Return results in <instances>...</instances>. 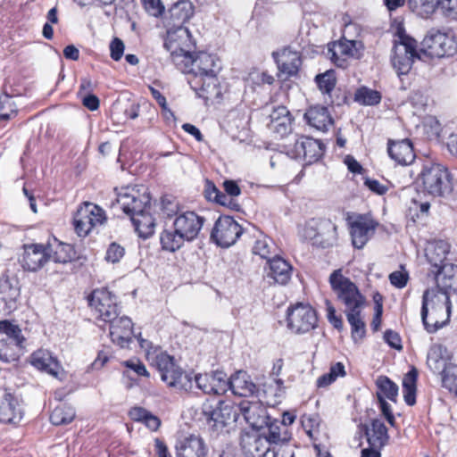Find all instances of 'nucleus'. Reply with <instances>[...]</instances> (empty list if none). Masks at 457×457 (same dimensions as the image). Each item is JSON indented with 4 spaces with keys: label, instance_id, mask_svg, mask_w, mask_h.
Masks as SVG:
<instances>
[{
    "label": "nucleus",
    "instance_id": "nucleus-1",
    "mask_svg": "<svg viewBox=\"0 0 457 457\" xmlns=\"http://www.w3.org/2000/svg\"><path fill=\"white\" fill-rule=\"evenodd\" d=\"M117 204L129 216L139 237L147 239L155 230L156 222L151 212V197L144 187H125L117 193Z\"/></svg>",
    "mask_w": 457,
    "mask_h": 457
},
{
    "label": "nucleus",
    "instance_id": "nucleus-2",
    "mask_svg": "<svg viewBox=\"0 0 457 457\" xmlns=\"http://www.w3.org/2000/svg\"><path fill=\"white\" fill-rule=\"evenodd\" d=\"M157 367L161 378L170 387L192 392L195 389L193 373L185 372L174 361V358L166 353L160 352L151 356Z\"/></svg>",
    "mask_w": 457,
    "mask_h": 457
},
{
    "label": "nucleus",
    "instance_id": "nucleus-3",
    "mask_svg": "<svg viewBox=\"0 0 457 457\" xmlns=\"http://www.w3.org/2000/svg\"><path fill=\"white\" fill-rule=\"evenodd\" d=\"M173 63L189 77L218 73L220 71L219 59L206 52H198L195 54H191L190 52H176L173 54Z\"/></svg>",
    "mask_w": 457,
    "mask_h": 457
},
{
    "label": "nucleus",
    "instance_id": "nucleus-4",
    "mask_svg": "<svg viewBox=\"0 0 457 457\" xmlns=\"http://www.w3.org/2000/svg\"><path fill=\"white\" fill-rule=\"evenodd\" d=\"M329 284L338 301L345 306V313L362 310L365 297L357 286L342 274L341 270H336L330 274Z\"/></svg>",
    "mask_w": 457,
    "mask_h": 457
},
{
    "label": "nucleus",
    "instance_id": "nucleus-5",
    "mask_svg": "<svg viewBox=\"0 0 457 457\" xmlns=\"http://www.w3.org/2000/svg\"><path fill=\"white\" fill-rule=\"evenodd\" d=\"M449 354L445 346L440 344L433 345L427 356V363L434 373L442 375L445 387L453 389L457 386V366L448 363Z\"/></svg>",
    "mask_w": 457,
    "mask_h": 457
},
{
    "label": "nucleus",
    "instance_id": "nucleus-6",
    "mask_svg": "<svg viewBox=\"0 0 457 457\" xmlns=\"http://www.w3.org/2000/svg\"><path fill=\"white\" fill-rule=\"evenodd\" d=\"M106 322L110 323V337L112 343L124 348L129 345L134 336L137 339L140 347L146 352L147 358H151L152 353L150 350L153 348V344L149 340L143 338L141 333L138 335L133 334V323L130 318L128 316H115V318Z\"/></svg>",
    "mask_w": 457,
    "mask_h": 457
},
{
    "label": "nucleus",
    "instance_id": "nucleus-7",
    "mask_svg": "<svg viewBox=\"0 0 457 457\" xmlns=\"http://www.w3.org/2000/svg\"><path fill=\"white\" fill-rule=\"evenodd\" d=\"M420 53L431 58H444L457 52V42L452 34L431 29L421 42Z\"/></svg>",
    "mask_w": 457,
    "mask_h": 457
},
{
    "label": "nucleus",
    "instance_id": "nucleus-8",
    "mask_svg": "<svg viewBox=\"0 0 457 457\" xmlns=\"http://www.w3.org/2000/svg\"><path fill=\"white\" fill-rule=\"evenodd\" d=\"M54 262L66 263L71 261L72 257L65 253L62 255L55 252L54 256H51V248L49 245L42 244H30L24 245V251L21 259V263L23 269L29 271H37L41 269L50 259Z\"/></svg>",
    "mask_w": 457,
    "mask_h": 457
},
{
    "label": "nucleus",
    "instance_id": "nucleus-9",
    "mask_svg": "<svg viewBox=\"0 0 457 457\" xmlns=\"http://www.w3.org/2000/svg\"><path fill=\"white\" fill-rule=\"evenodd\" d=\"M419 181L429 195L440 196L450 187V174L445 166L437 163L430 164L423 167Z\"/></svg>",
    "mask_w": 457,
    "mask_h": 457
},
{
    "label": "nucleus",
    "instance_id": "nucleus-10",
    "mask_svg": "<svg viewBox=\"0 0 457 457\" xmlns=\"http://www.w3.org/2000/svg\"><path fill=\"white\" fill-rule=\"evenodd\" d=\"M237 412L233 407L222 401L215 406L204 404L203 416L206 421L209 430L215 436L222 433L225 428L236 420Z\"/></svg>",
    "mask_w": 457,
    "mask_h": 457
},
{
    "label": "nucleus",
    "instance_id": "nucleus-11",
    "mask_svg": "<svg viewBox=\"0 0 457 457\" xmlns=\"http://www.w3.org/2000/svg\"><path fill=\"white\" fill-rule=\"evenodd\" d=\"M105 220V212L101 207L85 202L73 217L74 229L79 237H86L93 228L104 224Z\"/></svg>",
    "mask_w": 457,
    "mask_h": 457
},
{
    "label": "nucleus",
    "instance_id": "nucleus-12",
    "mask_svg": "<svg viewBox=\"0 0 457 457\" xmlns=\"http://www.w3.org/2000/svg\"><path fill=\"white\" fill-rule=\"evenodd\" d=\"M287 328L295 334H304L313 329L318 321L315 310L309 304L298 303L287 311Z\"/></svg>",
    "mask_w": 457,
    "mask_h": 457
},
{
    "label": "nucleus",
    "instance_id": "nucleus-13",
    "mask_svg": "<svg viewBox=\"0 0 457 457\" xmlns=\"http://www.w3.org/2000/svg\"><path fill=\"white\" fill-rule=\"evenodd\" d=\"M416 58H422L420 51H417L416 40L406 36H401L400 42L395 45L392 57L393 66L398 74H407Z\"/></svg>",
    "mask_w": 457,
    "mask_h": 457
},
{
    "label": "nucleus",
    "instance_id": "nucleus-14",
    "mask_svg": "<svg viewBox=\"0 0 457 457\" xmlns=\"http://www.w3.org/2000/svg\"><path fill=\"white\" fill-rule=\"evenodd\" d=\"M243 233L241 225L230 216H220L214 223L211 239L217 245L228 248L234 245Z\"/></svg>",
    "mask_w": 457,
    "mask_h": 457
},
{
    "label": "nucleus",
    "instance_id": "nucleus-15",
    "mask_svg": "<svg viewBox=\"0 0 457 457\" xmlns=\"http://www.w3.org/2000/svg\"><path fill=\"white\" fill-rule=\"evenodd\" d=\"M88 303L96 318L104 322L119 315L116 296L107 288L95 289L88 297Z\"/></svg>",
    "mask_w": 457,
    "mask_h": 457
},
{
    "label": "nucleus",
    "instance_id": "nucleus-16",
    "mask_svg": "<svg viewBox=\"0 0 457 457\" xmlns=\"http://www.w3.org/2000/svg\"><path fill=\"white\" fill-rule=\"evenodd\" d=\"M21 287L15 276L4 274L0 278V313L9 315L18 308Z\"/></svg>",
    "mask_w": 457,
    "mask_h": 457
},
{
    "label": "nucleus",
    "instance_id": "nucleus-17",
    "mask_svg": "<svg viewBox=\"0 0 457 457\" xmlns=\"http://www.w3.org/2000/svg\"><path fill=\"white\" fill-rule=\"evenodd\" d=\"M24 415L21 399L7 389H0V422L18 424Z\"/></svg>",
    "mask_w": 457,
    "mask_h": 457
},
{
    "label": "nucleus",
    "instance_id": "nucleus-18",
    "mask_svg": "<svg viewBox=\"0 0 457 457\" xmlns=\"http://www.w3.org/2000/svg\"><path fill=\"white\" fill-rule=\"evenodd\" d=\"M187 81L198 97L205 101L218 99L221 96L217 73L192 76L188 78Z\"/></svg>",
    "mask_w": 457,
    "mask_h": 457
},
{
    "label": "nucleus",
    "instance_id": "nucleus-19",
    "mask_svg": "<svg viewBox=\"0 0 457 457\" xmlns=\"http://www.w3.org/2000/svg\"><path fill=\"white\" fill-rule=\"evenodd\" d=\"M272 57L277 63L279 76L284 79L295 76L302 65L300 53L285 47L281 51L273 52Z\"/></svg>",
    "mask_w": 457,
    "mask_h": 457
},
{
    "label": "nucleus",
    "instance_id": "nucleus-20",
    "mask_svg": "<svg viewBox=\"0 0 457 457\" xmlns=\"http://www.w3.org/2000/svg\"><path fill=\"white\" fill-rule=\"evenodd\" d=\"M204 218L199 216L195 212H182L177 214L173 220V228L178 229L182 236H184L187 241H193L199 235Z\"/></svg>",
    "mask_w": 457,
    "mask_h": 457
},
{
    "label": "nucleus",
    "instance_id": "nucleus-21",
    "mask_svg": "<svg viewBox=\"0 0 457 457\" xmlns=\"http://www.w3.org/2000/svg\"><path fill=\"white\" fill-rule=\"evenodd\" d=\"M428 306L430 308H437L440 312H445L447 306L452 309V303L450 300V293L441 290L439 287L428 288L424 291L422 295V304L420 310L421 320H424L428 315Z\"/></svg>",
    "mask_w": 457,
    "mask_h": 457
},
{
    "label": "nucleus",
    "instance_id": "nucleus-22",
    "mask_svg": "<svg viewBox=\"0 0 457 457\" xmlns=\"http://www.w3.org/2000/svg\"><path fill=\"white\" fill-rule=\"evenodd\" d=\"M238 409L253 431L260 430L270 418L267 413V409L258 401H243Z\"/></svg>",
    "mask_w": 457,
    "mask_h": 457
},
{
    "label": "nucleus",
    "instance_id": "nucleus-23",
    "mask_svg": "<svg viewBox=\"0 0 457 457\" xmlns=\"http://www.w3.org/2000/svg\"><path fill=\"white\" fill-rule=\"evenodd\" d=\"M324 148L320 140L304 136L300 137L294 145L296 157L303 159L307 164L317 162L323 155Z\"/></svg>",
    "mask_w": 457,
    "mask_h": 457
},
{
    "label": "nucleus",
    "instance_id": "nucleus-24",
    "mask_svg": "<svg viewBox=\"0 0 457 457\" xmlns=\"http://www.w3.org/2000/svg\"><path fill=\"white\" fill-rule=\"evenodd\" d=\"M349 223L353 245L361 249L374 233L376 224L372 220L362 215L356 216Z\"/></svg>",
    "mask_w": 457,
    "mask_h": 457
},
{
    "label": "nucleus",
    "instance_id": "nucleus-25",
    "mask_svg": "<svg viewBox=\"0 0 457 457\" xmlns=\"http://www.w3.org/2000/svg\"><path fill=\"white\" fill-rule=\"evenodd\" d=\"M167 37L164 42L165 47L171 52V59L173 54L177 53L189 52L187 48L191 43V34L187 28L184 25L167 26Z\"/></svg>",
    "mask_w": 457,
    "mask_h": 457
},
{
    "label": "nucleus",
    "instance_id": "nucleus-26",
    "mask_svg": "<svg viewBox=\"0 0 457 457\" xmlns=\"http://www.w3.org/2000/svg\"><path fill=\"white\" fill-rule=\"evenodd\" d=\"M240 445L248 457H264L271 449L259 430L244 433L241 436Z\"/></svg>",
    "mask_w": 457,
    "mask_h": 457
},
{
    "label": "nucleus",
    "instance_id": "nucleus-27",
    "mask_svg": "<svg viewBox=\"0 0 457 457\" xmlns=\"http://www.w3.org/2000/svg\"><path fill=\"white\" fill-rule=\"evenodd\" d=\"M30 363L37 370L62 379L63 370L58 360L48 350L39 349L34 352L30 356Z\"/></svg>",
    "mask_w": 457,
    "mask_h": 457
},
{
    "label": "nucleus",
    "instance_id": "nucleus-28",
    "mask_svg": "<svg viewBox=\"0 0 457 457\" xmlns=\"http://www.w3.org/2000/svg\"><path fill=\"white\" fill-rule=\"evenodd\" d=\"M436 285L448 293H457V265L446 263L436 270H431Z\"/></svg>",
    "mask_w": 457,
    "mask_h": 457
},
{
    "label": "nucleus",
    "instance_id": "nucleus-29",
    "mask_svg": "<svg viewBox=\"0 0 457 457\" xmlns=\"http://www.w3.org/2000/svg\"><path fill=\"white\" fill-rule=\"evenodd\" d=\"M268 127L270 130L283 137L292 130L293 118L290 112L285 106H278L270 114Z\"/></svg>",
    "mask_w": 457,
    "mask_h": 457
},
{
    "label": "nucleus",
    "instance_id": "nucleus-30",
    "mask_svg": "<svg viewBox=\"0 0 457 457\" xmlns=\"http://www.w3.org/2000/svg\"><path fill=\"white\" fill-rule=\"evenodd\" d=\"M259 431L262 433V436H265L270 447L272 445H281L291 439V434L287 428H285V425L281 424L278 420H272L271 418H270V420H267V424L262 427Z\"/></svg>",
    "mask_w": 457,
    "mask_h": 457
},
{
    "label": "nucleus",
    "instance_id": "nucleus-31",
    "mask_svg": "<svg viewBox=\"0 0 457 457\" xmlns=\"http://www.w3.org/2000/svg\"><path fill=\"white\" fill-rule=\"evenodd\" d=\"M387 153L391 159L401 165H409L415 159L413 146L409 139L389 140Z\"/></svg>",
    "mask_w": 457,
    "mask_h": 457
},
{
    "label": "nucleus",
    "instance_id": "nucleus-32",
    "mask_svg": "<svg viewBox=\"0 0 457 457\" xmlns=\"http://www.w3.org/2000/svg\"><path fill=\"white\" fill-rule=\"evenodd\" d=\"M177 457H206L207 449L204 440L195 436H190L176 444Z\"/></svg>",
    "mask_w": 457,
    "mask_h": 457
},
{
    "label": "nucleus",
    "instance_id": "nucleus-33",
    "mask_svg": "<svg viewBox=\"0 0 457 457\" xmlns=\"http://www.w3.org/2000/svg\"><path fill=\"white\" fill-rule=\"evenodd\" d=\"M194 5L189 0H179L169 9L167 26L184 25L194 15Z\"/></svg>",
    "mask_w": 457,
    "mask_h": 457
},
{
    "label": "nucleus",
    "instance_id": "nucleus-34",
    "mask_svg": "<svg viewBox=\"0 0 457 457\" xmlns=\"http://www.w3.org/2000/svg\"><path fill=\"white\" fill-rule=\"evenodd\" d=\"M307 123L320 131H327L333 124V119L327 107L311 106L304 113Z\"/></svg>",
    "mask_w": 457,
    "mask_h": 457
},
{
    "label": "nucleus",
    "instance_id": "nucleus-35",
    "mask_svg": "<svg viewBox=\"0 0 457 457\" xmlns=\"http://www.w3.org/2000/svg\"><path fill=\"white\" fill-rule=\"evenodd\" d=\"M229 390L235 395L247 397L257 392V386L245 371L239 370L229 378Z\"/></svg>",
    "mask_w": 457,
    "mask_h": 457
},
{
    "label": "nucleus",
    "instance_id": "nucleus-36",
    "mask_svg": "<svg viewBox=\"0 0 457 457\" xmlns=\"http://www.w3.org/2000/svg\"><path fill=\"white\" fill-rule=\"evenodd\" d=\"M449 251L450 245L444 240L428 243L425 249V254L428 262L432 267L431 270H436L441 267V265L449 263L446 262V256L449 253Z\"/></svg>",
    "mask_w": 457,
    "mask_h": 457
},
{
    "label": "nucleus",
    "instance_id": "nucleus-37",
    "mask_svg": "<svg viewBox=\"0 0 457 457\" xmlns=\"http://www.w3.org/2000/svg\"><path fill=\"white\" fill-rule=\"evenodd\" d=\"M268 264L270 269L268 276L276 283L286 285L290 280L292 267L286 260L276 255L269 259Z\"/></svg>",
    "mask_w": 457,
    "mask_h": 457
},
{
    "label": "nucleus",
    "instance_id": "nucleus-38",
    "mask_svg": "<svg viewBox=\"0 0 457 457\" xmlns=\"http://www.w3.org/2000/svg\"><path fill=\"white\" fill-rule=\"evenodd\" d=\"M337 240V226L328 219H323L320 223V231L316 235L314 246L320 248L332 247Z\"/></svg>",
    "mask_w": 457,
    "mask_h": 457
},
{
    "label": "nucleus",
    "instance_id": "nucleus-39",
    "mask_svg": "<svg viewBox=\"0 0 457 457\" xmlns=\"http://www.w3.org/2000/svg\"><path fill=\"white\" fill-rule=\"evenodd\" d=\"M366 435L370 448L378 451L386 445L388 440L387 428L380 420H374L371 422V426L367 429Z\"/></svg>",
    "mask_w": 457,
    "mask_h": 457
},
{
    "label": "nucleus",
    "instance_id": "nucleus-40",
    "mask_svg": "<svg viewBox=\"0 0 457 457\" xmlns=\"http://www.w3.org/2000/svg\"><path fill=\"white\" fill-rule=\"evenodd\" d=\"M431 313H430V320L428 321V316L422 320L424 328L428 333L433 334L438 331L439 329L445 327L449 321L451 317V312L452 309H450V306H447V309H445V312H440L437 308H430Z\"/></svg>",
    "mask_w": 457,
    "mask_h": 457
},
{
    "label": "nucleus",
    "instance_id": "nucleus-41",
    "mask_svg": "<svg viewBox=\"0 0 457 457\" xmlns=\"http://www.w3.org/2000/svg\"><path fill=\"white\" fill-rule=\"evenodd\" d=\"M160 241L163 250L173 253L181 248L187 239L173 228V229H164L161 233Z\"/></svg>",
    "mask_w": 457,
    "mask_h": 457
},
{
    "label": "nucleus",
    "instance_id": "nucleus-42",
    "mask_svg": "<svg viewBox=\"0 0 457 457\" xmlns=\"http://www.w3.org/2000/svg\"><path fill=\"white\" fill-rule=\"evenodd\" d=\"M204 195L209 201L215 202L231 210L239 209V204L237 202L228 200V196L224 195V193L220 191L211 180H206L205 182Z\"/></svg>",
    "mask_w": 457,
    "mask_h": 457
},
{
    "label": "nucleus",
    "instance_id": "nucleus-43",
    "mask_svg": "<svg viewBox=\"0 0 457 457\" xmlns=\"http://www.w3.org/2000/svg\"><path fill=\"white\" fill-rule=\"evenodd\" d=\"M130 419L134 421L144 423L152 431H156L160 425V419L142 407H133L129 412Z\"/></svg>",
    "mask_w": 457,
    "mask_h": 457
},
{
    "label": "nucleus",
    "instance_id": "nucleus-44",
    "mask_svg": "<svg viewBox=\"0 0 457 457\" xmlns=\"http://www.w3.org/2000/svg\"><path fill=\"white\" fill-rule=\"evenodd\" d=\"M418 371L415 368L409 370L403 379V394L407 405L412 406L416 403V382Z\"/></svg>",
    "mask_w": 457,
    "mask_h": 457
},
{
    "label": "nucleus",
    "instance_id": "nucleus-45",
    "mask_svg": "<svg viewBox=\"0 0 457 457\" xmlns=\"http://www.w3.org/2000/svg\"><path fill=\"white\" fill-rule=\"evenodd\" d=\"M376 386L378 388L377 397L378 399H386L392 402H396L398 395V386L393 382L386 376H379L376 380Z\"/></svg>",
    "mask_w": 457,
    "mask_h": 457
},
{
    "label": "nucleus",
    "instance_id": "nucleus-46",
    "mask_svg": "<svg viewBox=\"0 0 457 457\" xmlns=\"http://www.w3.org/2000/svg\"><path fill=\"white\" fill-rule=\"evenodd\" d=\"M0 335L2 339L8 340L24 346L26 341L20 327L9 320H0Z\"/></svg>",
    "mask_w": 457,
    "mask_h": 457
},
{
    "label": "nucleus",
    "instance_id": "nucleus-47",
    "mask_svg": "<svg viewBox=\"0 0 457 457\" xmlns=\"http://www.w3.org/2000/svg\"><path fill=\"white\" fill-rule=\"evenodd\" d=\"M0 337H2L0 335ZM24 346L17 345L8 340H4L0 337V360L4 362H12L17 361L21 354H22Z\"/></svg>",
    "mask_w": 457,
    "mask_h": 457
},
{
    "label": "nucleus",
    "instance_id": "nucleus-48",
    "mask_svg": "<svg viewBox=\"0 0 457 457\" xmlns=\"http://www.w3.org/2000/svg\"><path fill=\"white\" fill-rule=\"evenodd\" d=\"M361 310L345 313L348 323L351 326L352 337L354 342L361 340L366 333L365 322L361 316Z\"/></svg>",
    "mask_w": 457,
    "mask_h": 457
},
{
    "label": "nucleus",
    "instance_id": "nucleus-49",
    "mask_svg": "<svg viewBox=\"0 0 457 457\" xmlns=\"http://www.w3.org/2000/svg\"><path fill=\"white\" fill-rule=\"evenodd\" d=\"M75 411L71 406L60 405L55 407L50 414V421L54 426L71 423L75 418Z\"/></svg>",
    "mask_w": 457,
    "mask_h": 457
},
{
    "label": "nucleus",
    "instance_id": "nucleus-50",
    "mask_svg": "<svg viewBox=\"0 0 457 457\" xmlns=\"http://www.w3.org/2000/svg\"><path fill=\"white\" fill-rule=\"evenodd\" d=\"M341 51L344 53L345 57L349 58H360L361 51L364 48L363 44L357 40H348L345 37H342L340 40L333 42Z\"/></svg>",
    "mask_w": 457,
    "mask_h": 457
},
{
    "label": "nucleus",
    "instance_id": "nucleus-51",
    "mask_svg": "<svg viewBox=\"0 0 457 457\" xmlns=\"http://www.w3.org/2000/svg\"><path fill=\"white\" fill-rule=\"evenodd\" d=\"M381 98L380 92L367 87L358 88L354 95V100L363 105H376L380 103Z\"/></svg>",
    "mask_w": 457,
    "mask_h": 457
},
{
    "label": "nucleus",
    "instance_id": "nucleus-52",
    "mask_svg": "<svg viewBox=\"0 0 457 457\" xmlns=\"http://www.w3.org/2000/svg\"><path fill=\"white\" fill-rule=\"evenodd\" d=\"M17 112V105L12 96L6 93L0 95V121L12 119Z\"/></svg>",
    "mask_w": 457,
    "mask_h": 457
},
{
    "label": "nucleus",
    "instance_id": "nucleus-53",
    "mask_svg": "<svg viewBox=\"0 0 457 457\" xmlns=\"http://www.w3.org/2000/svg\"><path fill=\"white\" fill-rule=\"evenodd\" d=\"M211 373L213 386L212 395H221L229 390V378L224 371L215 370Z\"/></svg>",
    "mask_w": 457,
    "mask_h": 457
},
{
    "label": "nucleus",
    "instance_id": "nucleus-54",
    "mask_svg": "<svg viewBox=\"0 0 457 457\" xmlns=\"http://www.w3.org/2000/svg\"><path fill=\"white\" fill-rule=\"evenodd\" d=\"M319 89L323 94L330 95L336 86V75L333 70L327 71L322 74H319L315 78Z\"/></svg>",
    "mask_w": 457,
    "mask_h": 457
},
{
    "label": "nucleus",
    "instance_id": "nucleus-55",
    "mask_svg": "<svg viewBox=\"0 0 457 457\" xmlns=\"http://www.w3.org/2000/svg\"><path fill=\"white\" fill-rule=\"evenodd\" d=\"M273 246L271 239L268 237L259 238L255 241L253 247V253L262 259H270V249Z\"/></svg>",
    "mask_w": 457,
    "mask_h": 457
},
{
    "label": "nucleus",
    "instance_id": "nucleus-56",
    "mask_svg": "<svg viewBox=\"0 0 457 457\" xmlns=\"http://www.w3.org/2000/svg\"><path fill=\"white\" fill-rule=\"evenodd\" d=\"M302 426L311 439H314L319 432L320 420L316 415H303L301 419Z\"/></svg>",
    "mask_w": 457,
    "mask_h": 457
},
{
    "label": "nucleus",
    "instance_id": "nucleus-57",
    "mask_svg": "<svg viewBox=\"0 0 457 457\" xmlns=\"http://www.w3.org/2000/svg\"><path fill=\"white\" fill-rule=\"evenodd\" d=\"M322 220L323 219H312L305 223L302 229V237L311 241L312 245H314V241H316V235L318 231H320V223Z\"/></svg>",
    "mask_w": 457,
    "mask_h": 457
},
{
    "label": "nucleus",
    "instance_id": "nucleus-58",
    "mask_svg": "<svg viewBox=\"0 0 457 457\" xmlns=\"http://www.w3.org/2000/svg\"><path fill=\"white\" fill-rule=\"evenodd\" d=\"M328 55L332 62L339 68H346L348 66V58L345 57L344 53L333 43L328 45Z\"/></svg>",
    "mask_w": 457,
    "mask_h": 457
},
{
    "label": "nucleus",
    "instance_id": "nucleus-59",
    "mask_svg": "<svg viewBox=\"0 0 457 457\" xmlns=\"http://www.w3.org/2000/svg\"><path fill=\"white\" fill-rule=\"evenodd\" d=\"M195 388L201 390L203 393L212 395L213 389L212 384V373L195 374L194 375Z\"/></svg>",
    "mask_w": 457,
    "mask_h": 457
},
{
    "label": "nucleus",
    "instance_id": "nucleus-60",
    "mask_svg": "<svg viewBox=\"0 0 457 457\" xmlns=\"http://www.w3.org/2000/svg\"><path fill=\"white\" fill-rule=\"evenodd\" d=\"M125 254V249L117 243H112L107 250L105 254V260L112 263H116L120 261V259Z\"/></svg>",
    "mask_w": 457,
    "mask_h": 457
},
{
    "label": "nucleus",
    "instance_id": "nucleus-61",
    "mask_svg": "<svg viewBox=\"0 0 457 457\" xmlns=\"http://www.w3.org/2000/svg\"><path fill=\"white\" fill-rule=\"evenodd\" d=\"M409 280V273L401 265V270H395L389 275L390 283L397 287L403 288Z\"/></svg>",
    "mask_w": 457,
    "mask_h": 457
},
{
    "label": "nucleus",
    "instance_id": "nucleus-62",
    "mask_svg": "<svg viewBox=\"0 0 457 457\" xmlns=\"http://www.w3.org/2000/svg\"><path fill=\"white\" fill-rule=\"evenodd\" d=\"M438 7L442 9L445 17L457 20V0H439Z\"/></svg>",
    "mask_w": 457,
    "mask_h": 457
},
{
    "label": "nucleus",
    "instance_id": "nucleus-63",
    "mask_svg": "<svg viewBox=\"0 0 457 457\" xmlns=\"http://www.w3.org/2000/svg\"><path fill=\"white\" fill-rule=\"evenodd\" d=\"M145 11L152 16L159 17L164 12V5L161 0H142Z\"/></svg>",
    "mask_w": 457,
    "mask_h": 457
},
{
    "label": "nucleus",
    "instance_id": "nucleus-64",
    "mask_svg": "<svg viewBox=\"0 0 457 457\" xmlns=\"http://www.w3.org/2000/svg\"><path fill=\"white\" fill-rule=\"evenodd\" d=\"M223 189L225 191L224 195L228 196V200L231 202H236L235 197L241 195V188L238 184L230 179H226L223 181Z\"/></svg>",
    "mask_w": 457,
    "mask_h": 457
}]
</instances>
